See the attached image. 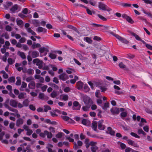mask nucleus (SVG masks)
<instances>
[{
  "mask_svg": "<svg viewBox=\"0 0 152 152\" xmlns=\"http://www.w3.org/2000/svg\"><path fill=\"white\" fill-rule=\"evenodd\" d=\"M119 66L121 68H124L126 67V65L124 64L122 62H121L119 64Z\"/></svg>",
  "mask_w": 152,
  "mask_h": 152,
  "instance_id": "864d4df0",
  "label": "nucleus"
},
{
  "mask_svg": "<svg viewBox=\"0 0 152 152\" xmlns=\"http://www.w3.org/2000/svg\"><path fill=\"white\" fill-rule=\"evenodd\" d=\"M57 96V93L55 91H53L50 94L52 98H55Z\"/></svg>",
  "mask_w": 152,
  "mask_h": 152,
  "instance_id": "de8ad7c7",
  "label": "nucleus"
},
{
  "mask_svg": "<svg viewBox=\"0 0 152 152\" xmlns=\"http://www.w3.org/2000/svg\"><path fill=\"white\" fill-rule=\"evenodd\" d=\"M8 64H13V60L11 58H8L7 60Z\"/></svg>",
  "mask_w": 152,
  "mask_h": 152,
  "instance_id": "680f3d73",
  "label": "nucleus"
},
{
  "mask_svg": "<svg viewBox=\"0 0 152 152\" xmlns=\"http://www.w3.org/2000/svg\"><path fill=\"white\" fill-rule=\"evenodd\" d=\"M28 87L29 88L34 89L35 88V84L34 81H31L28 84Z\"/></svg>",
  "mask_w": 152,
  "mask_h": 152,
  "instance_id": "f3484780",
  "label": "nucleus"
},
{
  "mask_svg": "<svg viewBox=\"0 0 152 152\" xmlns=\"http://www.w3.org/2000/svg\"><path fill=\"white\" fill-rule=\"evenodd\" d=\"M23 152H32V151L30 148V145H28L26 149L23 148Z\"/></svg>",
  "mask_w": 152,
  "mask_h": 152,
  "instance_id": "a211bd4d",
  "label": "nucleus"
},
{
  "mask_svg": "<svg viewBox=\"0 0 152 152\" xmlns=\"http://www.w3.org/2000/svg\"><path fill=\"white\" fill-rule=\"evenodd\" d=\"M17 24L20 27H21L22 26L23 22L21 20H17Z\"/></svg>",
  "mask_w": 152,
  "mask_h": 152,
  "instance_id": "473e14b6",
  "label": "nucleus"
},
{
  "mask_svg": "<svg viewBox=\"0 0 152 152\" xmlns=\"http://www.w3.org/2000/svg\"><path fill=\"white\" fill-rule=\"evenodd\" d=\"M29 101L27 99H26L23 102V106L25 107L28 106L29 105Z\"/></svg>",
  "mask_w": 152,
  "mask_h": 152,
  "instance_id": "2f4dec72",
  "label": "nucleus"
},
{
  "mask_svg": "<svg viewBox=\"0 0 152 152\" xmlns=\"http://www.w3.org/2000/svg\"><path fill=\"white\" fill-rule=\"evenodd\" d=\"M10 105L14 107H17L18 105V102L13 99H11L10 102Z\"/></svg>",
  "mask_w": 152,
  "mask_h": 152,
  "instance_id": "9d476101",
  "label": "nucleus"
},
{
  "mask_svg": "<svg viewBox=\"0 0 152 152\" xmlns=\"http://www.w3.org/2000/svg\"><path fill=\"white\" fill-rule=\"evenodd\" d=\"M83 101L86 104L90 105L92 103V100L88 97L84 98L83 99Z\"/></svg>",
  "mask_w": 152,
  "mask_h": 152,
  "instance_id": "0eeeda50",
  "label": "nucleus"
},
{
  "mask_svg": "<svg viewBox=\"0 0 152 152\" xmlns=\"http://www.w3.org/2000/svg\"><path fill=\"white\" fill-rule=\"evenodd\" d=\"M98 7L100 10H106L108 12H110L112 10L109 7L105 4L101 2L99 3Z\"/></svg>",
  "mask_w": 152,
  "mask_h": 152,
  "instance_id": "f257e3e1",
  "label": "nucleus"
},
{
  "mask_svg": "<svg viewBox=\"0 0 152 152\" xmlns=\"http://www.w3.org/2000/svg\"><path fill=\"white\" fill-rule=\"evenodd\" d=\"M107 131L106 133L110 134L112 136L115 135V132L111 127H109L107 128Z\"/></svg>",
  "mask_w": 152,
  "mask_h": 152,
  "instance_id": "9b49d317",
  "label": "nucleus"
},
{
  "mask_svg": "<svg viewBox=\"0 0 152 152\" xmlns=\"http://www.w3.org/2000/svg\"><path fill=\"white\" fill-rule=\"evenodd\" d=\"M15 126V124L13 122H11L9 124V127L10 129H14V127Z\"/></svg>",
  "mask_w": 152,
  "mask_h": 152,
  "instance_id": "603ef678",
  "label": "nucleus"
},
{
  "mask_svg": "<svg viewBox=\"0 0 152 152\" xmlns=\"http://www.w3.org/2000/svg\"><path fill=\"white\" fill-rule=\"evenodd\" d=\"M64 135V134L63 133L59 132L56 135V137L57 138H61Z\"/></svg>",
  "mask_w": 152,
  "mask_h": 152,
  "instance_id": "4c0bfd02",
  "label": "nucleus"
},
{
  "mask_svg": "<svg viewBox=\"0 0 152 152\" xmlns=\"http://www.w3.org/2000/svg\"><path fill=\"white\" fill-rule=\"evenodd\" d=\"M45 132L46 134V135H47L48 138L50 139L52 137L53 134L51 132H49L47 130H45Z\"/></svg>",
  "mask_w": 152,
  "mask_h": 152,
  "instance_id": "5701e85b",
  "label": "nucleus"
},
{
  "mask_svg": "<svg viewBox=\"0 0 152 152\" xmlns=\"http://www.w3.org/2000/svg\"><path fill=\"white\" fill-rule=\"evenodd\" d=\"M29 108L31 110L33 111H34L36 110L35 107L32 104H31L29 105Z\"/></svg>",
  "mask_w": 152,
  "mask_h": 152,
  "instance_id": "0e129e2a",
  "label": "nucleus"
},
{
  "mask_svg": "<svg viewBox=\"0 0 152 152\" xmlns=\"http://www.w3.org/2000/svg\"><path fill=\"white\" fill-rule=\"evenodd\" d=\"M18 54L23 59H24L26 58V56L24 53L18 51Z\"/></svg>",
  "mask_w": 152,
  "mask_h": 152,
  "instance_id": "a878e982",
  "label": "nucleus"
},
{
  "mask_svg": "<svg viewBox=\"0 0 152 152\" xmlns=\"http://www.w3.org/2000/svg\"><path fill=\"white\" fill-rule=\"evenodd\" d=\"M39 98L42 100H48V97L46 96H45L43 93H40L39 95Z\"/></svg>",
  "mask_w": 152,
  "mask_h": 152,
  "instance_id": "4468645a",
  "label": "nucleus"
},
{
  "mask_svg": "<svg viewBox=\"0 0 152 152\" xmlns=\"http://www.w3.org/2000/svg\"><path fill=\"white\" fill-rule=\"evenodd\" d=\"M66 139L68 140L70 142H73L74 141V140L70 137H66Z\"/></svg>",
  "mask_w": 152,
  "mask_h": 152,
  "instance_id": "bf43d9fd",
  "label": "nucleus"
},
{
  "mask_svg": "<svg viewBox=\"0 0 152 152\" xmlns=\"http://www.w3.org/2000/svg\"><path fill=\"white\" fill-rule=\"evenodd\" d=\"M98 148V147L96 146H92L91 148V149L92 152H96V151Z\"/></svg>",
  "mask_w": 152,
  "mask_h": 152,
  "instance_id": "e433bc0d",
  "label": "nucleus"
},
{
  "mask_svg": "<svg viewBox=\"0 0 152 152\" xmlns=\"http://www.w3.org/2000/svg\"><path fill=\"white\" fill-rule=\"evenodd\" d=\"M109 107V103L108 102H106L104 104V105L102 107V108L104 110H106Z\"/></svg>",
  "mask_w": 152,
  "mask_h": 152,
  "instance_id": "cd10ccee",
  "label": "nucleus"
},
{
  "mask_svg": "<svg viewBox=\"0 0 152 152\" xmlns=\"http://www.w3.org/2000/svg\"><path fill=\"white\" fill-rule=\"evenodd\" d=\"M129 33L131 34L132 35L134 36L135 38V39L137 40L140 41V40L141 39L140 37L136 34L135 33L132 32V31H129Z\"/></svg>",
  "mask_w": 152,
  "mask_h": 152,
  "instance_id": "412c9836",
  "label": "nucleus"
},
{
  "mask_svg": "<svg viewBox=\"0 0 152 152\" xmlns=\"http://www.w3.org/2000/svg\"><path fill=\"white\" fill-rule=\"evenodd\" d=\"M26 40V39L24 37H22L19 40V42L21 43H24Z\"/></svg>",
  "mask_w": 152,
  "mask_h": 152,
  "instance_id": "774afa93",
  "label": "nucleus"
},
{
  "mask_svg": "<svg viewBox=\"0 0 152 152\" xmlns=\"http://www.w3.org/2000/svg\"><path fill=\"white\" fill-rule=\"evenodd\" d=\"M18 5L16 4L14 5L11 9L10 10L13 12H14L16 10L18 9Z\"/></svg>",
  "mask_w": 152,
  "mask_h": 152,
  "instance_id": "f704fd0d",
  "label": "nucleus"
},
{
  "mask_svg": "<svg viewBox=\"0 0 152 152\" xmlns=\"http://www.w3.org/2000/svg\"><path fill=\"white\" fill-rule=\"evenodd\" d=\"M33 133V131L31 129H29L27 131L26 134L28 136L31 135Z\"/></svg>",
  "mask_w": 152,
  "mask_h": 152,
  "instance_id": "49530a36",
  "label": "nucleus"
},
{
  "mask_svg": "<svg viewBox=\"0 0 152 152\" xmlns=\"http://www.w3.org/2000/svg\"><path fill=\"white\" fill-rule=\"evenodd\" d=\"M8 81L10 83H14L15 81V78L13 77H12L9 78Z\"/></svg>",
  "mask_w": 152,
  "mask_h": 152,
  "instance_id": "a19ab883",
  "label": "nucleus"
},
{
  "mask_svg": "<svg viewBox=\"0 0 152 152\" xmlns=\"http://www.w3.org/2000/svg\"><path fill=\"white\" fill-rule=\"evenodd\" d=\"M121 117H126L127 115V113L126 112H122L121 114Z\"/></svg>",
  "mask_w": 152,
  "mask_h": 152,
  "instance_id": "69168bd1",
  "label": "nucleus"
},
{
  "mask_svg": "<svg viewBox=\"0 0 152 152\" xmlns=\"http://www.w3.org/2000/svg\"><path fill=\"white\" fill-rule=\"evenodd\" d=\"M6 30L7 31H10L12 30V27L9 25H7L5 27Z\"/></svg>",
  "mask_w": 152,
  "mask_h": 152,
  "instance_id": "5fc2aeb1",
  "label": "nucleus"
},
{
  "mask_svg": "<svg viewBox=\"0 0 152 152\" xmlns=\"http://www.w3.org/2000/svg\"><path fill=\"white\" fill-rule=\"evenodd\" d=\"M83 86V82L81 81H79L76 83V88L78 90H80L81 89Z\"/></svg>",
  "mask_w": 152,
  "mask_h": 152,
  "instance_id": "2eb2a0df",
  "label": "nucleus"
},
{
  "mask_svg": "<svg viewBox=\"0 0 152 152\" xmlns=\"http://www.w3.org/2000/svg\"><path fill=\"white\" fill-rule=\"evenodd\" d=\"M61 96L62 99L64 101L67 100L69 98L68 96L66 94H62L61 95Z\"/></svg>",
  "mask_w": 152,
  "mask_h": 152,
  "instance_id": "c756f323",
  "label": "nucleus"
},
{
  "mask_svg": "<svg viewBox=\"0 0 152 152\" xmlns=\"http://www.w3.org/2000/svg\"><path fill=\"white\" fill-rule=\"evenodd\" d=\"M98 124L96 121H93L92 123L91 127L95 131H97Z\"/></svg>",
  "mask_w": 152,
  "mask_h": 152,
  "instance_id": "ddd939ff",
  "label": "nucleus"
},
{
  "mask_svg": "<svg viewBox=\"0 0 152 152\" xmlns=\"http://www.w3.org/2000/svg\"><path fill=\"white\" fill-rule=\"evenodd\" d=\"M26 94L25 93H20L19 94L18 97L20 99H23L24 98V96Z\"/></svg>",
  "mask_w": 152,
  "mask_h": 152,
  "instance_id": "c9c22d12",
  "label": "nucleus"
},
{
  "mask_svg": "<svg viewBox=\"0 0 152 152\" xmlns=\"http://www.w3.org/2000/svg\"><path fill=\"white\" fill-rule=\"evenodd\" d=\"M39 51L40 53H42L44 52L45 51L48 52L49 50L48 48L45 47H41L39 48Z\"/></svg>",
  "mask_w": 152,
  "mask_h": 152,
  "instance_id": "6ab92c4d",
  "label": "nucleus"
},
{
  "mask_svg": "<svg viewBox=\"0 0 152 152\" xmlns=\"http://www.w3.org/2000/svg\"><path fill=\"white\" fill-rule=\"evenodd\" d=\"M38 77H35L36 79H39V81L40 82L43 83L44 82V79L43 77H39V76H38Z\"/></svg>",
  "mask_w": 152,
  "mask_h": 152,
  "instance_id": "c03bdc74",
  "label": "nucleus"
},
{
  "mask_svg": "<svg viewBox=\"0 0 152 152\" xmlns=\"http://www.w3.org/2000/svg\"><path fill=\"white\" fill-rule=\"evenodd\" d=\"M134 151V150L129 147H126L125 149V152H133Z\"/></svg>",
  "mask_w": 152,
  "mask_h": 152,
  "instance_id": "58836bf2",
  "label": "nucleus"
},
{
  "mask_svg": "<svg viewBox=\"0 0 152 152\" xmlns=\"http://www.w3.org/2000/svg\"><path fill=\"white\" fill-rule=\"evenodd\" d=\"M127 142L128 143L129 145H132L133 144V143L134 142L132 140H129V139L127 140Z\"/></svg>",
  "mask_w": 152,
  "mask_h": 152,
  "instance_id": "e2e57ef3",
  "label": "nucleus"
},
{
  "mask_svg": "<svg viewBox=\"0 0 152 152\" xmlns=\"http://www.w3.org/2000/svg\"><path fill=\"white\" fill-rule=\"evenodd\" d=\"M121 41L122 42L125 44H127L129 42V41H127L126 39L123 37L122 38V39Z\"/></svg>",
  "mask_w": 152,
  "mask_h": 152,
  "instance_id": "6e6d98bb",
  "label": "nucleus"
},
{
  "mask_svg": "<svg viewBox=\"0 0 152 152\" xmlns=\"http://www.w3.org/2000/svg\"><path fill=\"white\" fill-rule=\"evenodd\" d=\"M119 142L120 143V146L122 149H124L126 148V145L125 144L120 142Z\"/></svg>",
  "mask_w": 152,
  "mask_h": 152,
  "instance_id": "37998d69",
  "label": "nucleus"
},
{
  "mask_svg": "<svg viewBox=\"0 0 152 152\" xmlns=\"http://www.w3.org/2000/svg\"><path fill=\"white\" fill-rule=\"evenodd\" d=\"M59 78L63 81H65L69 78L68 75L65 73H62L59 76Z\"/></svg>",
  "mask_w": 152,
  "mask_h": 152,
  "instance_id": "7ed1b4c3",
  "label": "nucleus"
},
{
  "mask_svg": "<svg viewBox=\"0 0 152 152\" xmlns=\"http://www.w3.org/2000/svg\"><path fill=\"white\" fill-rule=\"evenodd\" d=\"M37 31L39 32H46L47 29L42 27H39L37 28Z\"/></svg>",
  "mask_w": 152,
  "mask_h": 152,
  "instance_id": "aec40b11",
  "label": "nucleus"
},
{
  "mask_svg": "<svg viewBox=\"0 0 152 152\" xmlns=\"http://www.w3.org/2000/svg\"><path fill=\"white\" fill-rule=\"evenodd\" d=\"M110 111L113 115L117 114L119 113V108L115 107L111 109Z\"/></svg>",
  "mask_w": 152,
  "mask_h": 152,
  "instance_id": "1a4fd4ad",
  "label": "nucleus"
},
{
  "mask_svg": "<svg viewBox=\"0 0 152 152\" xmlns=\"http://www.w3.org/2000/svg\"><path fill=\"white\" fill-rule=\"evenodd\" d=\"M110 33L111 34L113 35L115 37H116L119 40H120V41H121V39H122V38L120 36H119L118 34H114L112 32H110Z\"/></svg>",
  "mask_w": 152,
  "mask_h": 152,
  "instance_id": "393cba45",
  "label": "nucleus"
},
{
  "mask_svg": "<svg viewBox=\"0 0 152 152\" xmlns=\"http://www.w3.org/2000/svg\"><path fill=\"white\" fill-rule=\"evenodd\" d=\"M90 106H84L82 107V109L83 111H87L89 110V109L90 108Z\"/></svg>",
  "mask_w": 152,
  "mask_h": 152,
  "instance_id": "3c124183",
  "label": "nucleus"
},
{
  "mask_svg": "<svg viewBox=\"0 0 152 152\" xmlns=\"http://www.w3.org/2000/svg\"><path fill=\"white\" fill-rule=\"evenodd\" d=\"M57 56L56 51H53L52 53H50L49 56L52 59H56V58Z\"/></svg>",
  "mask_w": 152,
  "mask_h": 152,
  "instance_id": "f8f14e48",
  "label": "nucleus"
},
{
  "mask_svg": "<svg viewBox=\"0 0 152 152\" xmlns=\"http://www.w3.org/2000/svg\"><path fill=\"white\" fill-rule=\"evenodd\" d=\"M81 105L77 101H75L73 104V110H79L80 109Z\"/></svg>",
  "mask_w": 152,
  "mask_h": 152,
  "instance_id": "20e7f679",
  "label": "nucleus"
},
{
  "mask_svg": "<svg viewBox=\"0 0 152 152\" xmlns=\"http://www.w3.org/2000/svg\"><path fill=\"white\" fill-rule=\"evenodd\" d=\"M130 134L132 136L136 138H140V137L138 135L136 134L134 132H131L130 133Z\"/></svg>",
  "mask_w": 152,
  "mask_h": 152,
  "instance_id": "a18cd8bd",
  "label": "nucleus"
},
{
  "mask_svg": "<svg viewBox=\"0 0 152 152\" xmlns=\"http://www.w3.org/2000/svg\"><path fill=\"white\" fill-rule=\"evenodd\" d=\"M98 16L100 19H101V20H102L103 21H106L107 20L106 18H104L103 16H102V15H100L99 14H98Z\"/></svg>",
  "mask_w": 152,
  "mask_h": 152,
  "instance_id": "8fccbe9b",
  "label": "nucleus"
},
{
  "mask_svg": "<svg viewBox=\"0 0 152 152\" xmlns=\"http://www.w3.org/2000/svg\"><path fill=\"white\" fill-rule=\"evenodd\" d=\"M27 73L29 75L33 74L34 73V70L32 69L29 68L27 70Z\"/></svg>",
  "mask_w": 152,
  "mask_h": 152,
  "instance_id": "ea45409f",
  "label": "nucleus"
},
{
  "mask_svg": "<svg viewBox=\"0 0 152 152\" xmlns=\"http://www.w3.org/2000/svg\"><path fill=\"white\" fill-rule=\"evenodd\" d=\"M144 130L146 132H148L149 131V127L148 126H146L143 127Z\"/></svg>",
  "mask_w": 152,
  "mask_h": 152,
  "instance_id": "338daca9",
  "label": "nucleus"
},
{
  "mask_svg": "<svg viewBox=\"0 0 152 152\" xmlns=\"http://www.w3.org/2000/svg\"><path fill=\"white\" fill-rule=\"evenodd\" d=\"M31 56L33 58H36L39 56V53L37 51H34L31 53Z\"/></svg>",
  "mask_w": 152,
  "mask_h": 152,
  "instance_id": "4be33fe9",
  "label": "nucleus"
},
{
  "mask_svg": "<svg viewBox=\"0 0 152 152\" xmlns=\"http://www.w3.org/2000/svg\"><path fill=\"white\" fill-rule=\"evenodd\" d=\"M24 145L26 146L27 145V143H24L22 145H20V147H19L18 148L17 151L18 152H20L22 150V147H23V146Z\"/></svg>",
  "mask_w": 152,
  "mask_h": 152,
  "instance_id": "72a5a7b5",
  "label": "nucleus"
},
{
  "mask_svg": "<svg viewBox=\"0 0 152 152\" xmlns=\"http://www.w3.org/2000/svg\"><path fill=\"white\" fill-rule=\"evenodd\" d=\"M110 33L111 34L113 35L115 37H116L119 40H120V41H121V39H122V38L120 36H119L118 34H114L112 32H110Z\"/></svg>",
  "mask_w": 152,
  "mask_h": 152,
  "instance_id": "b1692460",
  "label": "nucleus"
},
{
  "mask_svg": "<svg viewBox=\"0 0 152 152\" xmlns=\"http://www.w3.org/2000/svg\"><path fill=\"white\" fill-rule=\"evenodd\" d=\"M27 84L26 83L24 82H22L21 86V88H26L27 86Z\"/></svg>",
  "mask_w": 152,
  "mask_h": 152,
  "instance_id": "4d7b16f0",
  "label": "nucleus"
},
{
  "mask_svg": "<svg viewBox=\"0 0 152 152\" xmlns=\"http://www.w3.org/2000/svg\"><path fill=\"white\" fill-rule=\"evenodd\" d=\"M33 63L34 64L38 66V68L39 69H42V68L43 62L38 58H36L34 59L33 61Z\"/></svg>",
  "mask_w": 152,
  "mask_h": 152,
  "instance_id": "f03ea898",
  "label": "nucleus"
},
{
  "mask_svg": "<svg viewBox=\"0 0 152 152\" xmlns=\"http://www.w3.org/2000/svg\"><path fill=\"white\" fill-rule=\"evenodd\" d=\"M33 78L32 77H27L26 79V80L27 82H31L32 81V80H33Z\"/></svg>",
  "mask_w": 152,
  "mask_h": 152,
  "instance_id": "09e8293b",
  "label": "nucleus"
},
{
  "mask_svg": "<svg viewBox=\"0 0 152 152\" xmlns=\"http://www.w3.org/2000/svg\"><path fill=\"white\" fill-rule=\"evenodd\" d=\"M120 4L123 7H130L131 6V4H129L126 3H121Z\"/></svg>",
  "mask_w": 152,
  "mask_h": 152,
  "instance_id": "79ce46f5",
  "label": "nucleus"
},
{
  "mask_svg": "<svg viewBox=\"0 0 152 152\" xmlns=\"http://www.w3.org/2000/svg\"><path fill=\"white\" fill-rule=\"evenodd\" d=\"M24 122V120L22 118H19L17 120L16 122V126L19 127L22 125Z\"/></svg>",
  "mask_w": 152,
  "mask_h": 152,
  "instance_id": "6e6552de",
  "label": "nucleus"
},
{
  "mask_svg": "<svg viewBox=\"0 0 152 152\" xmlns=\"http://www.w3.org/2000/svg\"><path fill=\"white\" fill-rule=\"evenodd\" d=\"M103 122V120L99 121L98 122V128L100 130H104L105 128V126L102 124Z\"/></svg>",
  "mask_w": 152,
  "mask_h": 152,
  "instance_id": "423d86ee",
  "label": "nucleus"
},
{
  "mask_svg": "<svg viewBox=\"0 0 152 152\" xmlns=\"http://www.w3.org/2000/svg\"><path fill=\"white\" fill-rule=\"evenodd\" d=\"M82 123L86 126H88L90 125L91 122L89 120L83 119L82 120Z\"/></svg>",
  "mask_w": 152,
  "mask_h": 152,
  "instance_id": "dca6fc26",
  "label": "nucleus"
},
{
  "mask_svg": "<svg viewBox=\"0 0 152 152\" xmlns=\"http://www.w3.org/2000/svg\"><path fill=\"white\" fill-rule=\"evenodd\" d=\"M123 18L125 19L129 23L132 24L134 23L133 20L129 16L126 14H123L122 15Z\"/></svg>",
  "mask_w": 152,
  "mask_h": 152,
  "instance_id": "39448f33",
  "label": "nucleus"
},
{
  "mask_svg": "<svg viewBox=\"0 0 152 152\" xmlns=\"http://www.w3.org/2000/svg\"><path fill=\"white\" fill-rule=\"evenodd\" d=\"M84 40L89 44H91L92 42V41L91 39L88 37H85Z\"/></svg>",
  "mask_w": 152,
  "mask_h": 152,
  "instance_id": "bb28decb",
  "label": "nucleus"
},
{
  "mask_svg": "<svg viewBox=\"0 0 152 152\" xmlns=\"http://www.w3.org/2000/svg\"><path fill=\"white\" fill-rule=\"evenodd\" d=\"M70 88L68 87H65L64 89V91L65 92H69L70 91Z\"/></svg>",
  "mask_w": 152,
  "mask_h": 152,
  "instance_id": "052dcab7",
  "label": "nucleus"
},
{
  "mask_svg": "<svg viewBox=\"0 0 152 152\" xmlns=\"http://www.w3.org/2000/svg\"><path fill=\"white\" fill-rule=\"evenodd\" d=\"M39 136L42 138H45V137L46 134L45 132V131H44V132H41L39 134Z\"/></svg>",
  "mask_w": 152,
  "mask_h": 152,
  "instance_id": "13d9d810",
  "label": "nucleus"
},
{
  "mask_svg": "<svg viewBox=\"0 0 152 152\" xmlns=\"http://www.w3.org/2000/svg\"><path fill=\"white\" fill-rule=\"evenodd\" d=\"M17 80L16 83V85L17 86H20L21 84V80L20 77H16Z\"/></svg>",
  "mask_w": 152,
  "mask_h": 152,
  "instance_id": "c85d7f7f",
  "label": "nucleus"
},
{
  "mask_svg": "<svg viewBox=\"0 0 152 152\" xmlns=\"http://www.w3.org/2000/svg\"><path fill=\"white\" fill-rule=\"evenodd\" d=\"M44 112H47L48 110H50L51 109V107L48 105H44Z\"/></svg>",
  "mask_w": 152,
  "mask_h": 152,
  "instance_id": "7c9ffc66",
  "label": "nucleus"
}]
</instances>
